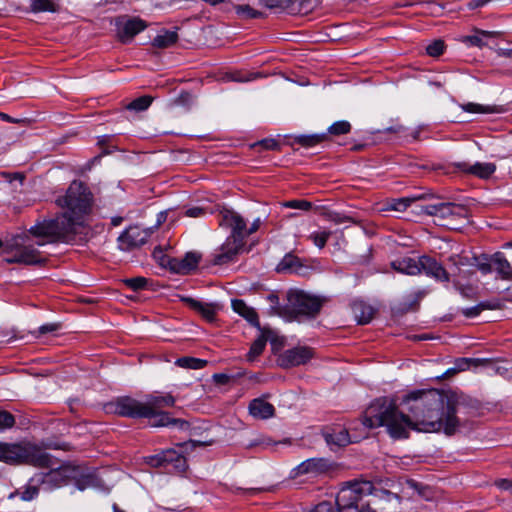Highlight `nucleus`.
I'll use <instances>...</instances> for the list:
<instances>
[{"label": "nucleus", "instance_id": "32", "mask_svg": "<svg viewBox=\"0 0 512 512\" xmlns=\"http://www.w3.org/2000/svg\"><path fill=\"white\" fill-rule=\"evenodd\" d=\"M267 333L268 331L261 329V335L252 343L247 354L248 361H254L263 352L267 342Z\"/></svg>", "mask_w": 512, "mask_h": 512}, {"label": "nucleus", "instance_id": "26", "mask_svg": "<svg viewBox=\"0 0 512 512\" xmlns=\"http://www.w3.org/2000/svg\"><path fill=\"white\" fill-rule=\"evenodd\" d=\"M492 264V271H495L502 279H512V266L502 253L497 252L492 256Z\"/></svg>", "mask_w": 512, "mask_h": 512}, {"label": "nucleus", "instance_id": "51", "mask_svg": "<svg viewBox=\"0 0 512 512\" xmlns=\"http://www.w3.org/2000/svg\"><path fill=\"white\" fill-rule=\"evenodd\" d=\"M496 486L505 491H510L512 493V481L509 479H500L495 482Z\"/></svg>", "mask_w": 512, "mask_h": 512}, {"label": "nucleus", "instance_id": "28", "mask_svg": "<svg viewBox=\"0 0 512 512\" xmlns=\"http://www.w3.org/2000/svg\"><path fill=\"white\" fill-rule=\"evenodd\" d=\"M460 107L463 111L469 113L501 114L505 112V108L503 106L498 105H481L477 103H466L462 104Z\"/></svg>", "mask_w": 512, "mask_h": 512}, {"label": "nucleus", "instance_id": "24", "mask_svg": "<svg viewBox=\"0 0 512 512\" xmlns=\"http://www.w3.org/2000/svg\"><path fill=\"white\" fill-rule=\"evenodd\" d=\"M175 403V399L172 395L167 394L164 396L160 395H150L147 397V400L145 401L146 407L149 408V417H152L155 415L156 411H159L160 409L164 407H171Z\"/></svg>", "mask_w": 512, "mask_h": 512}, {"label": "nucleus", "instance_id": "13", "mask_svg": "<svg viewBox=\"0 0 512 512\" xmlns=\"http://www.w3.org/2000/svg\"><path fill=\"white\" fill-rule=\"evenodd\" d=\"M314 356L311 348L306 346H297L285 350L278 357V364L283 368H290L306 364Z\"/></svg>", "mask_w": 512, "mask_h": 512}, {"label": "nucleus", "instance_id": "19", "mask_svg": "<svg viewBox=\"0 0 512 512\" xmlns=\"http://www.w3.org/2000/svg\"><path fill=\"white\" fill-rule=\"evenodd\" d=\"M323 435L327 445L330 446L331 449L344 447L354 441L351 439L348 430L342 427L331 428L324 432Z\"/></svg>", "mask_w": 512, "mask_h": 512}, {"label": "nucleus", "instance_id": "47", "mask_svg": "<svg viewBox=\"0 0 512 512\" xmlns=\"http://www.w3.org/2000/svg\"><path fill=\"white\" fill-rule=\"evenodd\" d=\"M59 327H60V325L57 324V323L44 324V325L39 327L38 333L40 335H43V334H46V333H52V332L57 331L59 329Z\"/></svg>", "mask_w": 512, "mask_h": 512}, {"label": "nucleus", "instance_id": "39", "mask_svg": "<svg viewBox=\"0 0 512 512\" xmlns=\"http://www.w3.org/2000/svg\"><path fill=\"white\" fill-rule=\"evenodd\" d=\"M351 130V125L348 121H337L333 123L328 131L332 135H343L349 133Z\"/></svg>", "mask_w": 512, "mask_h": 512}, {"label": "nucleus", "instance_id": "50", "mask_svg": "<svg viewBox=\"0 0 512 512\" xmlns=\"http://www.w3.org/2000/svg\"><path fill=\"white\" fill-rule=\"evenodd\" d=\"M485 308V306L483 304H480V305H477V306H474V307H471V308H467V309H464L463 310V314L466 316V317H475L477 316L483 309Z\"/></svg>", "mask_w": 512, "mask_h": 512}, {"label": "nucleus", "instance_id": "3", "mask_svg": "<svg viewBox=\"0 0 512 512\" xmlns=\"http://www.w3.org/2000/svg\"><path fill=\"white\" fill-rule=\"evenodd\" d=\"M398 500L396 494L383 488L375 487L372 482L355 479L346 482L336 496L338 512H374L371 506H378L382 501Z\"/></svg>", "mask_w": 512, "mask_h": 512}, {"label": "nucleus", "instance_id": "11", "mask_svg": "<svg viewBox=\"0 0 512 512\" xmlns=\"http://www.w3.org/2000/svg\"><path fill=\"white\" fill-rule=\"evenodd\" d=\"M115 412L121 416L131 418H144L149 417V408L146 407L145 402H141L132 397H120L115 403Z\"/></svg>", "mask_w": 512, "mask_h": 512}, {"label": "nucleus", "instance_id": "16", "mask_svg": "<svg viewBox=\"0 0 512 512\" xmlns=\"http://www.w3.org/2000/svg\"><path fill=\"white\" fill-rule=\"evenodd\" d=\"M421 271H424L426 275L440 282H449L450 280V274L442 264L429 256L420 257V272Z\"/></svg>", "mask_w": 512, "mask_h": 512}, {"label": "nucleus", "instance_id": "17", "mask_svg": "<svg viewBox=\"0 0 512 512\" xmlns=\"http://www.w3.org/2000/svg\"><path fill=\"white\" fill-rule=\"evenodd\" d=\"M331 465L324 458H310L300 463L296 468V475L311 474L314 476L327 472Z\"/></svg>", "mask_w": 512, "mask_h": 512}, {"label": "nucleus", "instance_id": "55", "mask_svg": "<svg viewBox=\"0 0 512 512\" xmlns=\"http://www.w3.org/2000/svg\"><path fill=\"white\" fill-rule=\"evenodd\" d=\"M261 224V220L259 218L255 219L249 228L246 227L247 237L252 233L256 232Z\"/></svg>", "mask_w": 512, "mask_h": 512}, {"label": "nucleus", "instance_id": "8", "mask_svg": "<svg viewBox=\"0 0 512 512\" xmlns=\"http://www.w3.org/2000/svg\"><path fill=\"white\" fill-rule=\"evenodd\" d=\"M73 472L74 470L69 466H61L51 469L47 473L36 474L31 478V482L33 484H39L40 488L44 491H52L66 485L73 476Z\"/></svg>", "mask_w": 512, "mask_h": 512}, {"label": "nucleus", "instance_id": "38", "mask_svg": "<svg viewBox=\"0 0 512 512\" xmlns=\"http://www.w3.org/2000/svg\"><path fill=\"white\" fill-rule=\"evenodd\" d=\"M331 232L322 230L318 232H313L310 234L309 239L312 240V242L317 246L318 248L322 249L330 237Z\"/></svg>", "mask_w": 512, "mask_h": 512}, {"label": "nucleus", "instance_id": "5", "mask_svg": "<svg viewBox=\"0 0 512 512\" xmlns=\"http://www.w3.org/2000/svg\"><path fill=\"white\" fill-rule=\"evenodd\" d=\"M204 445L206 444L191 440L180 445V452L175 449H167L156 455L148 456L146 462L151 467H164L169 472H184L187 468V462L186 458L183 456V452H187L189 449H193L196 446Z\"/></svg>", "mask_w": 512, "mask_h": 512}, {"label": "nucleus", "instance_id": "62", "mask_svg": "<svg viewBox=\"0 0 512 512\" xmlns=\"http://www.w3.org/2000/svg\"><path fill=\"white\" fill-rule=\"evenodd\" d=\"M389 131H393V132H400L403 130V127L402 126H397V127H391L388 129Z\"/></svg>", "mask_w": 512, "mask_h": 512}, {"label": "nucleus", "instance_id": "42", "mask_svg": "<svg viewBox=\"0 0 512 512\" xmlns=\"http://www.w3.org/2000/svg\"><path fill=\"white\" fill-rule=\"evenodd\" d=\"M124 283L134 291L143 289L147 284V279L144 277H135L125 279Z\"/></svg>", "mask_w": 512, "mask_h": 512}, {"label": "nucleus", "instance_id": "33", "mask_svg": "<svg viewBox=\"0 0 512 512\" xmlns=\"http://www.w3.org/2000/svg\"><path fill=\"white\" fill-rule=\"evenodd\" d=\"M175 364L182 368L199 370L206 366L207 361L194 357H181L175 361Z\"/></svg>", "mask_w": 512, "mask_h": 512}, {"label": "nucleus", "instance_id": "25", "mask_svg": "<svg viewBox=\"0 0 512 512\" xmlns=\"http://www.w3.org/2000/svg\"><path fill=\"white\" fill-rule=\"evenodd\" d=\"M352 312L355 320L360 325L369 323L374 316L373 307L363 301H354L352 304Z\"/></svg>", "mask_w": 512, "mask_h": 512}, {"label": "nucleus", "instance_id": "18", "mask_svg": "<svg viewBox=\"0 0 512 512\" xmlns=\"http://www.w3.org/2000/svg\"><path fill=\"white\" fill-rule=\"evenodd\" d=\"M454 166L464 173L472 174L483 179L490 177L496 170L495 164L489 162H476L473 165L467 162H457Z\"/></svg>", "mask_w": 512, "mask_h": 512}, {"label": "nucleus", "instance_id": "37", "mask_svg": "<svg viewBox=\"0 0 512 512\" xmlns=\"http://www.w3.org/2000/svg\"><path fill=\"white\" fill-rule=\"evenodd\" d=\"M32 10L34 12H55L56 5L51 0H34L32 2Z\"/></svg>", "mask_w": 512, "mask_h": 512}, {"label": "nucleus", "instance_id": "46", "mask_svg": "<svg viewBox=\"0 0 512 512\" xmlns=\"http://www.w3.org/2000/svg\"><path fill=\"white\" fill-rule=\"evenodd\" d=\"M310 512H338L329 502H322L315 506Z\"/></svg>", "mask_w": 512, "mask_h": 512}, {"label": "nucleus", "instance_id": "53", "mask_svg": "<svg viewBox=\"0 0 512 512\" xmlns=\"http://www.w3.org/2000/svg\"><path fill=\"white\" fill-rule=\"evenodd\" d=\"M260 144L268 150H276L278 148V143L274 139H265L260 142Z\"/></svg>", "mask_w": 512, "mask_h": 512}, {"label": "nucleus", "instance_id": "60", "mask_svg": "<svg viewBox=\"0 0 512 512\" xmlns=\"http://www.w3.org/2000/svg\"><path fill=\"white\" fill-rule=\"evenodd\" d=\"M214 378L216 379L217 382L224 383L228 377L225 374H215Z\"/></svg>", "mask_w": 512, "mask_h": 512}, {"label": "nucleus", "instance_id": "57", "mask_svg": "<svg viewBox=\"0 0 512 512\" xmlns=\"http://www.w3.org/2000/svg\"><path fill=\"white\" fill-rule=\"evenodd\" d=\"M166 218H167V212L166 211H162L160 212L158 215H157V223H156V227L161 225L163 222L166 221Z\"/></svg>", "mask_w": 512, "mask_h": 512}, {"label": "nucleus", "instance_id": "49", "mask_svg": "<svg viewBox=\"0 0 512 512\" xmlns=\"http://www.w3.org/2000/svg\"><path fill=\"white\" fill-rule=\"evenodd\" d=\"M473 361L474 360H472V359H466V358L459 359L456 362V368L453 369V372L464 371V370L468 369Z\"/></svg>", "mask_w": 512, "mask_h": 512}, {"label": "nucleus", "instance_id": "14", "mask_svg": "<svg viewBox=\"0 0 512 512\" xmlns=\"http://www.w3.org/2000/svg\"><path fill=\"white\" fill-rule=\"evenodd\" d=\"M245 241L227 237L226 241L214 253L212 263L225 265L233 262L236 256L243 250Z\"/></svg>", "mask_w": 512, "mask_h": 512}, {"label": "nucleus", "instance_id": "54", "mask_svg": "<svg viewBox=\"0 0 512 512\" xmlns=\"http://www.w3.org/2000/svg\"><path fill=\"white\" fill-rule=\"evenodd\" d=\"M295 258L288 255L286 256L282 262L280 263L279 265V270H284V269H287V268H291L293 266V262H294Z\"/></svg>", "mask_w": 512, "mask_h": 512}, {"label": "nucleus", "instance_id": "40", "mask_svg": "<svg viewBox=\"0 0 512 512\" xmlns=\"http://www.w3.org/2000/svg\"><path fill=\"white\" fill-rule=\"evenodd\" d=\"M474 266L482 273L487 274L493 270L492 257L488 260L486 257H473Z\"/></svg>", "mask_w": 512, "mask_h": 512}, {"label": "nucleus", "instance_id": "59", "mask_svg": "<svg viewBox=\"0 0 512 512\" xmlns=\"http://www.w3.org/2000/svg\"><path fill=\"white\" fill-rule=\"evenodd\" d=\"M0 118L4 121H7V122H12V123H16L18 122V120H15L13 118H11L9 115L5 114V113H0Z\"/></svg>", "mask_w": 512, "mask_h": 512}, {"label": "nucleus", "instance_id": "9", "mask_svg": "<svg viewBox=\"0 0 512 512\" xmlns=\"http://www.w3.org/2000/svg\"><path fill=\"white\" fill-rule=\"evenodd\" d=\"M219 226L231 230L230 238L245 241L247 237L246 222L237 212L230 209H222L218 214Z\"/></svg>", "mask_w": 512, "mask_h": 512}, {"label": "nucleus", "instance_id": "58", "mask_svg": "<svg viewBox=\"0 0 512 512\" xmlns=\"http://www.w3.org/2000/svg\"><path fill=\"white\" fill-rule=\"evenodd\" d=\"M407 484H408L411 488H413V489L417 490L419 494H422V491L419 489V484H418L417 482H415V481H413V480H409V481H407Z\"/></svg>", "mask_w": 512, "mask_h": 512}, {"label": "nucleus", "instance_id": "41", "mask_svg": "<svg viewBox=\"0 0 512 512\" xmlns=\"http://www.w3.org/2000/svg\"><path fill=\"white\" fill-rule=\"evenodd\" d=\"M444 42L442 40H435L426 47V52L432 57L441 55L444 51Z\"/></svg>", "mask_w": 512, "mask_h": 512}, {"label": "nucleus", "instance_id": "45", "mask_svg": "<svg viewBox=\"0 0 512 512\" xmlns=\"http://www.w3.org/2000/svg\"><path fill=\"white\" fill-rule=\"evenodd\" d=\"M38 484H34L33 486H29L25 489V491L21 494V499L24 501H30L34 499L39 491V488L37 487Z\"/></svg>", "mask_w": 512, "mask_h": 512}, {"label": "nucleus", "instance_id": "29", "mask_svg": "<svg viewBox=\"0 0 512 512\" xmlns=\"http://www.w3.org/2000/svg\"><path fill=\"white\" fill-rule=\"evenodd\" d=\"M177 41L178 34L176 31L164 30L153 39L152 44L154 47L165 49L173 46Z\"/></svg>", "mask_w": 512, "mask_h": 512}, {"label": "nucleus", "instance_id": "27", "mask_svg": "<svg viewBox=\"0 0 512 512\" xmlns=\"http://www.w3.org/2000/svg\"><path fill=\"white\" fill-rule=\"evenodd\" d=\"M473 257H468L461 254H453L449 256L448 262L450 269H453L454 272L452 273L453 276H460L463 272L464 267H473Z\"/></svg>", "mask_w": 512, "mask_h": 512}, {"label": "nucleus", "instance_id": "23", "mask_svg": "<svg viewBox=\"0 0 512 512\" xmlns=\"http://www.w3.org/2000/svg\"><path fill=\"white\" fill-rule=\"evenodd\" d=\"M392 268L400 273L407 275H417L420 273V258L418 260L410 257L397 259L391 263Z\"/></svg>", "mask_w": 512, "mask_h": 512}, {"label": "nucleus", "instance_id": "52", "mask_svg": "<svg viewBox=\"0 0 512 512\" xmlns=\"http://www.w3.org/2000/svg\"><path fill=\"white\" fill-rule=\"evenodd\" d=\"M186 216L197 218L204 215V209L201 207H192L186 210L185 212Z\"/></svg>", "mask_w": 512, "mask_h": 512}, {"label": "nucleus", "instance_id": "1", "mask_svg": "<svg viewBox=\"0 0 512 512\" xmlns=\"http://www.w3.org/2000/svg\"><path fill=\"white\" fill-rule=\"evenodd\" d=\"M403 403L408 414L398 410L395 402L383 397L373 401L365 412L366 428L386 427L394 439L407 438L410 430L440 432L453 435L465 413L466 398L455 392L437 389L418 390L408 394Z\"/></svg>", "mask_w": 512, "mask_h": 512}, {"label": "nucleus", "instance_id": "35", "mask_svg": "<svg viewBox=\"0 0 512 512\" xmlns=\"http://www.w3.org/2000/svg\"><path fill=\"white\" fill-rule=\"evenodd\" d=\"M152 97L150 96H141L127 105V109L134 111H144L146 110L152 103Z\"/></svg>", "mask_w": 512, "mask_h": 512}, {"label": "nucleus", "instance_id": "31", "mask_svg": "<svg viewBox=\"0 0 512 512\" xmlns=\"http://www.w3.org/2000/svg\"><path fill=\"white\" fill-rule=\"evenodd\" d=\"M414 201L412 198H397L386 201L379 209L381 212L384 211H397L403 212L408 206Z\"/></svg>", "mask_w": 512, "mask_h": 512}, {"label": "nucleus", "instance_id": "43", "mask_svg": "<svg viewBox=\"0 0 512 512\" xmlns=\"http://www.w3.org/2000/svg\"><path fill=\"white\" fill-rule=\"evenodd\" d=\"M15 424L12 414L0 410V430L11 428Z\"/></svg>", "mask_w": 512, "mask_h": 512}, {"label": "nucleus", "instance_id": "30", "mask_svg": "<svg viewBox=\"0 0 512 512\" xmlns=\"http://www.w3.org/2000/svg\"><path fill=\"white\" fill-rule=\"evenodd\" d=\"M149 418L152 419L151 425L154 427L179 425L181 428H183L187 425L186 422L178 419H172L167 413L159 411H156L155 415Z\"/></svg>", "mask_w": 512, "mask_h": 512}, {"label": "nucleus", "instance_id": "63", "mask_svg": "<svg viewBox=\"0 0 512 512\" xmlns=\"http://www.w3.org/2000/svg\"><path fill=\"white\" fill-rule=\"evenodd\" d=\"M14 179H17V180H19V181L21 182V181L23 180V175H21V174H16V175L14 176Z\"/></svg>", "mask_w": 512, "mask_h": 512}, {"label": "nucleus", "instance_id": "56", "mask_svg": "<svg viewBox=\"0 0 512 512\" xmlns=\"http://www.w3.org/2000/svg\"><path fill=\"white\" fill-rule=\"evenodd\" d=\"M490 0H471L469 3H468V7L470 9H476V8H479V7H482L484 6L485 4H487Z\"/></svg>", "mask_w": 512, "mask_h": 512}, {"label": "nucleus", "instance_id": "61", "mask_svg": "<svg viewBox=\"0 0 512 512\" xmlns=\"http://www.w3.org/2000/svg\"><path fill=\"white\" fill-rule=\"evenodd\" d=\"M501 55L505 57H512V48L503 50L501 52Z\"/></svg>", "mask_w": 512, "mask_h": 512}, {"label": "nucleus", "instance_id": "22", "mask_svg": "<svg viewBox=\"0 0 512 512\" xmlns=\"http://www.w3.org/2000/svg\"><path fill=\"white\" fill-rule=\"evenodd\" d=\"M232 308L236 313L245 318L252 326L261 330L257 313L253 308L249 307L243 300H232Z\"/></svg>", "mask_w": 512, "mask_h": 512}, {"label": "nucleus", "instance_id": "20", "mask_svg": "<svg viewBox=\"0 0 512 512\" xmlns=\"http://www.w3.org/2000/svg\"><path fill=\"white\" fill-rule=\"evenodd\" d=\"M182 301H184L191 309L201 314V316L208 322H213L215 320L216 313L219 309L218 304L205 303L190 297H184L182 298Z\"/></svg>", "mask_w": 512, "mask_h": 512}, {"label": "nucleus", "instance_id": "44", "mask_svg": "<svg viewBox=\"0 0 512 512\" xmlns=\"http://www.w3.org/2000/svg\"><path fill=\"white\" fill-rule=\"evenodd\" d=\"M285 207L293 208V209H300L307 211L311 209L312 204L306 200H291L284 204Z\"/></svg>", "mask_w": 512, "mask_h": 512}, {"label": "nucleus", "instance_id": "4", "mask_svg": "<svg viewBox=\"0 0 512 512\" xmlns=\"http://www.w3.org/2000/svg\"><path fill=\"white\" fill-rule=\"evenodd\" d=\"M0 461L6 463H28L38 467L51 466V458L41 447L30 442L1 443Z\"/></svg>", "mask_w": 512, "mask_h": 512}, {"label": "nucleus", "instance_id": "12", "mask_svg": "<svg viewBox=\"0 0 512 512\" xmlns=\"http://www.w3.org/2000/svg\"><path fill=\"white\" fill-rule=\"evenodd\" d=\"M160 259L161 265L168 266L174 273L185 275L197 268L201 255L197 252H188L183 258L161 257Z\"/></svg>", "mask_w": 512, "mask_h": 512}, {"label": "nucleus", "instance_id": "34", "mask_svg": "<svg viewBox=\"0 0 512 512\" xmlns=\"http://www.w3.org/2000/svg\"><path fill=\"white\" fill-rule=\"evenodd\" d=\"M326 139L325 134L299 135L296 142L305 147L315 146Z\"/></svg>", "mask_w": 512, "mask_h": 512}, {"label": "nucleus", "instance_id": "10", "mask_svg": "<svg viewBox=\"0 0 512 512\" xmlns=\"http://www.w3.org/2000/svg\"><path fill=\"white\" fill-rule=\"evenodd\" d=\"M152 233L153 228L142 229L139 226H131L119 236V247L124 251L139 247L147 242Z\"/></svg>", "mask_w": 512, "mask_h": 512}, {"label": "nucleus", "instance_id": "36", "mask_svg": "<svg viewBox=\"0 0 512 512\" xmlns=\"http://www.w3.org/2000/svg\"><path fill=\"white\" fill-rule=\"evenodd\" d=\"M236 13L243 19H254L258 18L261 13L255 9H253L251 6L244 4V5H236L234 7Z\"/></svg>", "mask_w": 512, "mask_h": 512}, {"label": "nucleus", "instance_id": "7", "mask_svg": "<svg viewBox=\"0 0 512 512\" xmlns=\"http://www.w3.org/2000/svg\"><path fill=\"white\" fill-rule=\"evenodd\" d=\"M422 212L435 217V223L437 225L452 228L453 220L464 217L466 209L458 204L441 202L422 207Z\"/></svg>", "mask_w": 512, "mask_h": 512}, {"label": "nucleus", "instance_id": "48", "mask_svg": "<svg viewBox=\"0 0 512 512\" xmlns=\"http://www.w3.org/2000/svg\"><path fill=\"white\" fill-rule=\"evenodd\" d=\"M94 484V477L92 475H87L82 480L77 482V487L79 490H84L86 487L93 486Z\"/></svg>", "mask_w": 512, "mask_h": 512}, {"label": "nucleus", "instance_id": "2", "mask_svg": "<svg viewBox=\"0 0 512 512\" xmlns=\"http://www.w3.org/2000/svg\"><path fill=\"white\" fill-rule=\"evenodd\" d=\"M91 201L87 187L82 182L73 181L66 194L56 200L57 205L65 211L55 219L36 223L26 234L15 236L10 243L11 256L5 259L6 262L25 265L42 262L34 243L43 246L56 241H69L83 225Z\"/></svg>", "mask_w": 512, "mask_h": 512}, {"label": "nucleus", "instance_id": "64", "mask_svg": "<svg viewBox=\"0 0 512 512\" xmlns=\"http://www.w3.org/2000/svg\"><path fill=\"white\" fill-rule=\"evenodd\" d=\"M112 222L114 225H119L120 219H113Z\"/></svg>", "mask_w": 512, "mask_h": 512}, {"label": "nucleus", "instance_id": "6", "mask_svg": "<svg viewBox=\"0 0 512 512\" xmlns=\"http://www.w3.org/2000/svg\"><path fill=\"white\" fill-rule=\"evenodd\" d=\"M289 320L299 316L313 318L321 310L323 299L302 290H290L287 294Z\"/></svg>", "mask_w": 512, "mask_h": 512}, {"label": "nucleus", "instance_id": "21", "mask_svg": "<svg viewBox=\"0 0 512 512\" xmlns=\"http://www.w3.org/2000/svg\"><path fill=\"white\" fill-rule=\"evenodd\" d=\"M249 413L256 419L265 420L274 416V406L262 398L253 399L249 404Z\"/></svg>", "mask_w": 512, "mask_h": 512}, {"label": "nucleus", "instance_id": "15", "mask_svg": "<svg viewBox=\"0 0 512 512\" xmlns=\"http://www.w3.org/2000/svg\"><path fill=\"white\" fill-rule=\"evenodd\" d=\"M147 24L140 18H130L117 22V33L123 43L130 42L135 35L146 29Z\"/></svg>", "mask_w": 512, "mask_h": 512}]
</instances>
